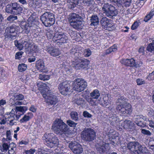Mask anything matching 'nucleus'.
Masks as SVG:
<instances>
[{
	"instance_id": "nucleus-28",
	"label": "nucleus",
	"mask_w": 154,
	"mask_h": 154,
	"mask_svg": "<svg viewBox=\"0 0 154 154\" xmlns=\"http://www.w3.org/2000/svg\"><path fill=\"white\" fill-rule=\"evenodd\" d=\"M100 95L99 91L97 89L94 90L90 94L91 97L95 99H98L100 96Z\"/></svg>"
},
{
	"instance_id": "nucleus-57",
	"label": "nucleus",
	"mask_w": 154,
	"mask_h": 154,
	"mask_svg": "<svg viewBox=\"0 0 154 154\" xmlns=\"http://www.w3.org/2000/svg\"><path fill=\"white\" fill-rule=\"evenodd\" d=\"M104 98L103 99V102L101 104L103 106H106L108 104L109 102L107 100H105Z\"/></svg>"
},
{
	"instance_id": "nucleus-49",
	"label": "nucleus",
	"mask_w": 154,
	"mask_h": 154,
	"mask_svg": "<svg viewBox=\"0 0 154 154\" xmlns=\"http://www.w3.org/2000/svg\"><path fill=\"white\" fill-rule=\"evenodd\" d=\"M136 82L137 85H141L146 83V82L144 80L142 79H138L136 80Z\"/></svg>"
},
{
	"instance_id": "nucleus-64",
	"label": "nucleus",
	"mask_w": 154,
	"mask_h": 154,
	"mask_svg": "<svg viewBox=\"0 0 154 154\" xmlns=\"http://www.w3.org/2000/svg\"><path fill=\"white\" fill-rule=\"evenodd\" d=\"M144 51V48L143 47H141L139 49V52L140 53L143 54Z\"/></svg>"
},
{
	"instance_id": "nucleus-63",
	"label": "nucleus",
	"mask_w": 154,
	"mask_h": 154,
	"mask_svg": "<svg viewBox=\"0 0 154 154\" xmlns=\"http://www.w3.org/2000/svg\"><path fill=\"white\" fill-rule=\"evenodd\" d=\"M69 33L70 35L72 37H73V36H74V34H75V32L72 30H69Z\"/></svg>"
},
{
	"instance_id": "nucleus-5",
	"label": "nucleus",
	"mask_w": 154,
	"mask_h": 154,
	"mask_svg": "<svg viewBox=\"0 0 154 154\" xmlns=\"http://www.w3.org/2000/svg\"><path fill=\"white\" fill-rule=\"evenodd\" d=\"M42 139L45 144L50 148L57 146L59 144L58 139L52 133H45L42 137Z\"/></svg>"
},
{
	"instance_id": "nucleus-54",
	"label": "nucleus",
	"mask_w": 154,
	"mask_h": 154,
	"mask_svg": "<svg viewBox=\"0 0 154 154\" xmlns=\"http://www.w3.org/2000/svg\"><path fill=\"white\" fill-rule=\"evenodd\" d=\"M83 115L85 117L88 118H91L92 116L87 111H84L83 112Z\"/></svg>"
},
{
	"instance_id": "nucleus-41",
	"label": "nucleus",
	"mask_w": 154,
	"mask_h": 154,
	"mask_svg": "<svg viewBox=\"0 0 154 154\" xmlns=\"http://www.w3.org/2000/svg\"><path fill=\"white\" fill-rule=\"evenodd\" d=\"M39 79L43 81L48 80L49 79L50 77L48 75L45 74H40L39 77Z\"/></svg>"
},
{
	"instance_id": "nucleus-6",
	"label": "nucleus",
	"mask_w": 154,
	"mask_h": 154,
	"mask_svg": "<svg viewBox=\"0 0 154 154\" xmlns=\"http://www.w3.org/2000/svg\"><path fill=\"white\" fill-rule=\"evenodd\" d=\"M102 11L106 16L110 18L116 16L118 11L111 4L106 3H104L102 7Z\"/></svg>"
},
{
	"instance_id": "nucleus-17",
	"label": "nucleus",
	"mask_w": 154,
	"mask_h": 154,
	"mask_svg": "<svg viewBox=\"0 0 154 154\" xmlns=\"http://www.w3.org/2000/svg\"><path fill=\"white\" fill-rule=\"evenodd\" d=\"M97 151L100 153H106L111 151L109 144L105 143L100 145L97 148Z\"/></svg>"
},
{
	"instance_id": "nucleus-25",
	"label": "nucleus",
	"mask_w": 154,
	"mask_h": 154,
	"mask_svg": "<svg viewBox=\"0 0 154 154\" xmlns=\"http://www.w3.org/2000/svg\"><path fill=\"white\" fill-rule=\"evenodd\" d=\"M47 51L51 56L53 57L58 56L60 54V51L58 49L52 47L48 48Z\"/></svg>"
},
{
	"instance_id": "nucleus-45",
	"label": "nucleus",
	"mask_w": 154,
	"mask_h": 154,
	"mask_svg": "<svg viewBox=\"0 0 154 154\" xmlns=\"http://www.w3.org/2000/svg\"><path fill=\"white\" fill-rule=\"evenodd\" d=\"M17 19V16L14 15H11L7 17V20L8 21L12 22Z\"/></svg>"
},
{
	"instance_id": "nucleus-3",
	"label": "nucleus",
	"mask_w": 154,
	"mask_h": 154,
	"mask_svg": "<svg viewBox=\"0 0 154 154\" xmlns=\"http://www.w3.org/2000/svg\"><path fill=\"white\" fill-rule=\"evenodd\" d=\"M52 129L56 134H61L67 131L68 127L62 120L57 119L53 123Z\"/></svg>"
},
{
	"instance_id": "nucleus-44",
	"label": "nucleus",
	"mask_w": 154,
	"mask_h": 154,
	"mask_svg": "<svg viewBox=\"0 0 154 154\" xmlns=\"http://www.w3.org/2000/svg\"><path fill=\"white\" fill-rule=\"evenodd\" d=\"M147 50L150 52L154 51V43H151L149 44L147 48Z\"/></svg>"
},
{
	"instance_id": "nucleus-21",
	"label": "nucleus",
	"mask_w": 154,
	"mask_h": 154,
	"mask_svg": "<svg viewBox=\"0 0 154 154\" xmlns=\"http://www.w3.org/2000/svg\"><path fill=\"white\" fill-rule=\"evenodd\" d=\"M121 63L125 65L126 66L130 67L134 66L135 63L134 60L133 59H122L121 61Z\"/></svg>"
},
{
	"instance_id": "nucleus-50",
	"label": "nucleus",
	"mask_w": 154,
	"mask_h": 154,
	"mask_svg": "<svg viewBox=\"0 0 154 154\" xmlns=\"http://www.w3.org/2000/svg\"><path fill=\"white\" fill-rule=\"evenodd\" d=\"M139 22H135L131 26V29L132 30H134L137 29L139 25Z\"/></svg>"
},
{
	"instance_id": "nucleus-4",
	"label": "nucleus",
	"mask_w": 154,
	"mask_h": 154,
	"mask_svg": "<svg viewBox=\"0 0 154 154\" xmlns=\"http://www.w3.org/2000/svg\"><path fill=\"white\" fill-rule=\"evenodd\" d=\"M82 17L78 14H72L69 18V21L71 26L76 30H79L83 26V21H82Z\"/></svg>"
},
{
	"instance_id": "nucleus-47",
	"label": "nucleus",
	"mask_w": 154,
	"mask_h": 154,
	"mask_svg": "<svg viewBox=\"0 0 154 154\" xmlns=\"http://www.w3.org/2000/svg\"><path fill=\"white\" fill-rule=\"evenodd\" d=\"M66 123L69 126L72 127H75L77 125L76 123L70 120H67Z\"/></svg>"
},
{
	"instance_id": "nucleus-61",
	"label": "nucleus",
	"mask_w": 154,
	"mask_h": 154,
	"mask_svg": "<svg viewBox=\"0 0 154 154\" xmlns=\"http://www.w3.org/2000/svg\"><path fill=\"white\" fill-rule=\"evenodd\" d=\"M22 55V53L21 52H17L15 56V58L16 59H18L20 56Z\"/></svg>"
},
{
	"instance_id": "nucleus-18",
	"label": "nucleus",
	"mask_w": 154,
	"mask_h": 154,
	"mask_svg": "<svg viewBox=\"0 0 154 154\" xmlns=\"http://www.w3.org/2000/svg\"><path fill=\"white\" fill-rule=\"evenodd\" d=\"M56 38V41L59 40L60 43H64L66 42L68 39V37L63 33H60L58 32L54 34V38Z\"/></svg>"
},
{
	"instance_id": "nucleus-23",
	"label": "nucleus",
	"mask_w": 154,
	"mask_h": 154,
	"mask_svg": "<svg viewBox=\"0 0 154 154\" xmlns=\"http://www.w3.org/2000/svg\"><path fill=\"white\" fill-rule=\"evenodd\" d=\"M123 127L125 129L131 130L134 129V124L130 120H126L123 122Z\"/></svg>"
},
{
	"instance_id": "nucleus-16",
	"label": "nucleus",
	"mask_w": 154,
	"mask_h": 154,
	"mask_svg": "<svg viewBox=\"0 0 154 154\" xmlns=\"http://www.w3.org/2000/svg\"><path fill=\"white\" fill-rule=\"evenodd\" d=\"M79 63H77L78 61H73L72 64V67H86L88 66V65L89 63V61L86 59H85L83 60H80Z\"/></svg>"
},
{
	"instance_id": "nucleus-32",
	"label": "nucleus",
	"mask_w": 154,
	"mask_h": 154,
	"mask_svg": "<svg viewBox=\"0 0 154 154\" xmlns=\"http://www.w3.org/2000/svg\"><path fill=\"white\" fill-rule=\"evenodd\" d=\"M93 1V0H81L80 3L84 6L89 7L92 4Z\"/></svg>"
},
{
	"instance_id": "nucleus-35",
	"label": "nucleus",
	"mask_w": 154,
	"mask_h": 154,
	"mask_svg": "<svg viewBox=\"0 0 154 154\" xmlns=\"http://www.w3.org/2000/svg\"><path fill=\"white\" fill-rule=\"evenodd\" d=\"M12 146L10 150H9L8 151L9 154H15L16 151V147L15 144L13 143H12L10 144Z\"/></svg>"
},
{
	"instance_id": "nucleus-37",
	"label": "nucleus",
	"mask_w": 154,
	"mask_h": 154,
	"mask_svg": "<svg viewBox=\"0 0 154 154\" xmlns=\"http://www.w3.org/2000/svg\"><path fill=\"white\" fill-rule=\"evenodd\" d=\"M31 119L30 116L27 115H25L20 120V123L26 122Z\"/></svg>"
},
{
	"instance_id": "nucleus-14",
	"label": "nucleus",
	"mask_w": 154,
	"mask_h": 154,
	"mask_svg": "<svg viewBox=\"0 0 154 154\" xmlns=\"http://www.w3.org/2000/svg\"><path fill=\"white\" fill-rule=\"evenodd\" d=\"M32 17H30L28 19V21L29 22V20H30V19L32 18ZM32 22H23L21 25V28L23 29L24 33L26 34H28L30 32V29H32L34 27L32 25H30L31 23Z\"/></svg>"
},
{
	"instance_id": "nucleus-1",
	"label": "nucleus",
	"mask_w": 154,
	"mask_h": 154,
	"mask_svg": "<svg viewBox=\"0 0 154 154\" xmlns=\"http://www.w3.org/2000/svg\"><path fill=\"white\" fill-rule=\"evenodd\" d=\"M42 86V89L41 91V94L43 97L47 100V103L48 105H55L57 102V99L56 97L52 94L51 91L50 87L51 85L49 84L48 85L46 84H43L40 85Z\"/></svg>"
},
{
	"instance_id": "nucleus-8",
	"label": "nucleus",
	"mask_w": 154,
	"mask_h": 154,
	"mask_svg": "<svg viewBox=\"0 0 154 154\" xmlns=\"http://www.w3.org/2000/svg\"><path fill=\"white\" fill-rule=\"evenodd\" d=\"M40 19L43 24L46 26H50L55 22L54 15L50 12H46L40 17Z\"/></svg>"
},
{
	"instance_id": "nucleus-10",
	"label": "nucleus",
	"mask_w": 154,
	"mask_h": 154,
	"mask_svg": "<svg viewBox=\"0 0 154 154\" xmlns=\"http://www.w3.org/2000/svg\"><path fill=\"white\" fill-rule=\"evenodd\" d=\"M73 82V89L78 92L83 91L87 86L86 81L82 79H76Z\"/></svg>"
},
{
	"instance_id": "nucleus-36",
	"label": "nucleus",
	"mask_w": 154,
	"mask_h": 154,
	"mask_svg": "<svg viewBox=\"0 0 154 154\" xmlns=\"http://www.w3.org/2000/svg\"><path fill=\"white\" fill-rule=\"evenodd\" d=\"M16 109L18 111L24 113L27 110L28 108L26 106H19L16 107Z\"/></svg>"
},
{
	"instance_id": "nucleus-43",
	"label": "nucleus",
	"mask_w": 154,
	"mask_h": 154,
	"mask_svg": "<svg viewBox=\"0 0 154 154\" xmlns=\"http://www.w3.org/2000/svg\"><path fill=\"white\" fill-rule=\"evenodd\" d=\"M94 99V98H93L91 97L88 99L87 100L88 101L91 105H96L97 103L96 102L97 100H95Z\"/></svg>"
},
{
	"instance_id": "nucleus-48",
	"label": "nucleus",
	"mask_w": 154,
	"mask_h": 154,
	"mask_svg": "<svg viewBox=\"0 0 154 154\" xmlns=\"http://www.w3.org/2000/svg\"><path fill=\"white\" fill-rule=\"evenodd\" d=\"M54 33L52 31H50L49 32H48L47 33V37L49 39H51V38H53V39L54 40H56V38H54Z\"/></svg>"
},
{
	"instance_id": "nucleus-58",
	"label": "nucleus",
	"mask_w": 154,
	"mask_h": 154,
	"mask_svg": "<svg viewBox=\"0 0 154 154\" xmlns=\"http://www.w3.org/2000/svg\"><path fill=\"white\" fill-rule=\"evenodd\" d=\"M142 62L141 61H140L137 62V64L135 63L134 66H135V67H140L142 66Z\"/></svg>"
},
{
	"instance_id": "nucleus-59",
	"label": "nucleus",
	"mask_w": 154,
	"mask_h": 154,
	"mask_svg": "<svg viewBox=\"0 0 154 154\" xmlns=\"http://www.w3.org/2000/svg\"><path fill=\"white\" fill-rule=\"evenodd\" d=\"M7 139L9 140H10L11 139V132L10 131H7L6 132Z\"/></svg>"
},
{
	"instance_id": "nucleus-27",
	"label": "nucleus",
	"mask_w": 154,
	"mask_h": 154,
	"mask_svg": "<svg viewBox=\"0 0 154 154\" xmlns=\"http://www.w3.org/2000/svg\"><path fill=\"white\" fill-rule=\"evenodd\" d=\"M116 103H119L117 105L125 106L126 104H129L127 103L126 98L122 97H120L116 101Z\"/></svg>"
},
{
	"instance_id": "nucleus-24",
	"label": "nucleus",
	"mask_w": 154,
	"mask_h": 154,
	"mask_svg": "<svg viewBox=\"0 0 154 154\" xmlns=\"http://www.w3.org/2000/svg\"><path fill=\"white\" fill-rule=\"evenodd\" d=\"M12 6L14 12V14H18L21 13L23 11V8L20 6L17 3H12Z\"/></svg>"
},
{
	"instance_id": "nucleus-55",
	"label": "nucleus",
	"mask_w": 154,
	"mask_h": 154,
	"mask_svg": "<svg viewBox=\"0 0 154 154\" xmlns=\"http://www.w3.org/2000/svg\"><path fill=\"white\" fill-rule=\"evenodd\" d=\"M148 114L151 116L154 115V111L151 108H148L147 109Z\"/></svg>"
},
{
	"instance_id": "nucleus-19",
	"label": "nucleus",
	"mask_w": 154,
	"mask_h": 154,
	"mask_svg": "<svg viewBox=\"0 0 154 154\" xmlns=\"http://www.w3.org/2000/svg\"><path fill=\"white\" fill-rule=\"evenodd\" d=\"M112 21L110 19H108L106 17H103L100 20V23L103 27L104 28L111 27L112 25L111 23Z\"/></svg>"
},
{
	"instance_id": "nucleus-26",
	"label": "nucleus",
	"mask_w": 154,
	"mask_h": 154,
	"mask_svg": "<svg viewBox=\"0 0 154 154\" xmlns=\"http://www.w3.org/2000/svg\"><path fill=\"white\" fill-rule=\"evenodd\" d=\"M90 20L91 22L90 25L91 26H97L99 24V19L98 16L94 14L90 17Z\"/></svg>"
},
{
	"instance_id": "nucleus-34",
	"label": "nucleus",
	"mask_w": 154,
	"mask_h": 154,
	"mask_svg": "<svg viewBox=\"0 0 154 154\" xmlns=\"http://www.w3.org/2000/svg\"><path fill=\"white\" fill-rule=\"evenodd\" d=\"M9 147V144L7 143H3L2 146H0V149L3 152H6Z\"/></svg>"
},
{
	"instance_id": "nucleus-20",
	"label": "nucleus",
	"mask_w": 154,
	"mask_h": 154,
	"mask_svg": "<svg viewBox=\"0 0 154 154\" xmlns=\"http://www.w3.org/2000/svg\"><path fill=\"white\" fill-rule=\"evenodd\" d=\"M23 44L30 52H36L38 50V47L34 44L31 45L26 42H25Z\"/></svg>"
},
{
	"instance_id": "nucleus-53",
	"label": "nucleus",
	"mask_w": 154,
	"mask_h": 154,
	"mask_svg": "<svg viewBox=\"0 0 154 154\" xmlns=\"http://www.w3.org/2000/svg\"><path fill=\"white\" fill-rule=\"evenodd\" d=\"M77 3V0H71V1L69 3L70 4L72 5L71 8L75 7Z\"/></svg>"
},
{
	"instance_id": "nucleus-9",
	"label": "nucleus",
	"mask_w": 154,
	"mask_h": 154,
	"mask_svg": "<svg viewBox=\"0 0 154 154\" xmlns=\"http://www.w3.org/2000/svg\"><path fill=\"white\" fill-rule=\"evenodd\" d=\"M19 27L13 25L6 28L4 33L5 38L14 39L17 36V29Z\"/></svg>"
},
{
	"instance_id": "nucleus-38",
	"label": "nucleus",
	"mask_w": 154,
	"mask_h": 154,
	"mask_svg": "<svg viewBox=\"0 0 154 154\" xmlns=\"http://www.w3.org/2000/svg\"><path fill=\"white\" fill-rule=\"evenodd\" d=\"M70 116L71 118L75 121H77L78 119V116L77 113L75 112H71Z\"/></svg>"
},
{
	"instance_id": "nucleus-39",
	"label": "nucleus",
	"mask_w": 154,
	"mask_h": 154,
	"mask_svg": "<svg viewBox=\"0 0 154 154\" xmlns=\"http://www.w3.org/2000/svg\"><path fill=\"white\" fill-rule=\"evenodd\" d=\"M83 53L85 57H88L91 55V51L88 48L86 49L83 51Z\"/></svg>"
},
{
	"instance_id": "nucleus-29",
	"label": "nucleus",
	"mask_w": 154,
	"mask_h": 154,
	"mask_svg": "<svg viewBox=\"0 0 154 154\" xmlns=\"http://www.w3.org/2000/svg\"><path fill=\"white\" fill-rule=\"evenodd\" d=\"M73 100L78 105H82L85 104V100L80 97H78L75 99H73Z\"/></svg>"
},
{
	"instance_id": "nucleus-12",
	"label": "nucleus",
	"mask_w": 154,
	"mask_h": 154,
	"mask_svg": "<svg viewBox=\"0 0 154 154\" xmlns=\"http://www.w3.org/2000/svg\"><path fill=\"white\" fill-rule=\"evenodd\" d=\"M69 147L75 154H81L83 151L82 146L75 141L70 142L69 143Z\"/></svg>"
},
{
	"instance_id": "nucleus-33",
	"label": "nucleus",
	"mask_w": 154,
	"mask_h": 154,
	"mask_svg": "<svg viewBox=\"0 0 154 154\" xmlns=\"http://www.w3.org/2000/svg\"><path fill=\"white\" fill-rule=\"evenodd\" d=\"M117 46L114 45L106 50V54H109L111 53L112 52H114L116 51H117Z\"/></svg>"
},
{
	"instance_id": "nucleus-7",
	"label": "nucleus",
	"mask_w": 154,
	"mask_h": 154,
	"mask_svg": "<svg viewBox=\"0 0 154 154\" xmlns=\"http://www.w3.org/2000/svg\"><path fill=\"white\" fill-rule=\"evenodd\" d=\"M96 137L94 130L91 128H85L81 133L82 139L86 142L91 141Z\"/></svg>"
},
{
	"instance_id": "nucleus-11",
	"label": "nucleus",
	"mask_w": 154,
	"mask_h": 154,
	"mask_svg": "<svg viewBox=\"0 0 154 154\" xmlns=\"http://www.w3.org/2000/svg\"><path fill=\"white\" fill-rule=\"evenodd\" d=\"M116 109L119 111L121 115L127 116L130 115L132 111L131 106L130 104H128L125 106L117 105Z\"/></svg>"
},
{
	"instance_id": "nucleus-2",
	"label": "nucleus",
	"mask_w": 154,
	"mask_h": 154,
	"mask_svg": "<svg viewBox=\"0 0 154 154\" xmlns=\"http://www.w3.org/2000/svg\"><path fill=\"white\" fill-rule=\"evenodd\" d=\"M127 148L131 151L136 152L138 154H151L146 147L137 142H131L127 145Z\"/></svg>"
},
{
	"instance_id": "nucleus-51",
	"label": "nucleus",
	"mask_w": 154,
	"mask_h": 154,
	"mask_svg": "<svg viewBox=\"0 0 154 154\" xmlns=\"http://www.w3.org/2000/svg\"><path fill=\"white\" fill-rule=\"evenodd\" d=\"M141 133L144 135L149 136L151 135V133L149 131L145 129H141Z\"/></svg>"
},
{
	"instance_id": "nucleus-31",
	"label": "nucleus",
	"mask_w": 154,
	"mask_h": 154,
	"mask_svg": "<svg viewBox=\"0 0 154 154\" xmlns=\"http://www.w3.org/2000/svg\"><path fill=\"white\" fill-rule=\"evenodd\" d=\"M154 15V8L152 9L149 14L146 16L144 18V20L146 22H148L149 20L151 19Z\"/></svg>"
},
{
	"instance_id": "nucleus-22",
	"label": "nucleus",
	"mask_w": 154,
	"mask_h": 154,
	"mask_svg": "<svg viewBox=\"0 0 154 154\" xmlns=\"http://www.w3.org/2000/svg\"><path fill=\"white\" fill-rule=\"evenodd\" d=\"M142 117V116H137L135 119V122L138 126L143 128L146 125V123L144 122V120Z\"/></svg>"
},
{
	"instance_id": "nucleus-56",
	"label": "nucleus",
	"mask_w": 154,
	"mask_h": 154,
	"mask_svg": "<svg viewBox=\"0 0 154 154\" xmlns=\"http://www.w3.org/2000/svg\"><path fill=\"white\" fill-rule=\"evenodd\" d=\"M131 2V0H126L124 3V5L126 7H129Z\"/></svg>"
},
{
	"instance_id": "nucleus-13",
	"label": "nucleus",
	"mask_w": 154,
	"mask_h": 154,
	"mask_svg": "<svg viewBox=\"0 0 154 154\" xmlns=\"http://www.w3.org/2000/svg\"><path fill=\"white\" fill-rule=\"evenodd\" d=\"M58 89L62 94L66 95L70 91V86L68 82L65 81L59 84Z\"/></svg>"
},
{
	"instance_id": "nucleus-46",
	"label": "nucleus",
	"mask_w": 154,
	"mask_h": 154,
	"mask_svg": "<svg viewBox=\"0 0 154 154\" xmlns=\"http://www.w3.org/2000/svg\"><path fill=\"white\" fill-rule=\"evenodd\" d=\"M36 66L37 67H44V63L43 61L38 60L36 61Z\"/></svg>"
},
{
	"instance_id": "nucleus-60",
	"label": "nucleus",
	"mask_w": 154,
	"mask_h": 154,
	"mask_svg": "<svg viewBox=\"0 0 154 154\" xmlns=\"http://www.w3.org/2000/svg\"><path fill=\"white\" fill-rule=\"evenodd\" d=\"M35 151V149H31L27 151L26 153V154H33Z\"/></svg>"
},
{
	"instance_id": "nucleus-52",
	"label": "nucleus",
	"mask_w": 154,
	"mask_h": 154,
	"mask_svg": "<svg viewBox=\"0 0 154 154\" xmlns=\"http://www.w3.org/2000/svg\"><path fill=\"white\" fill-rule=\"evenodd\" d=\"M28 143L29 142L28 141L25 140H22L19 142V144L20 146L22 147L23 145H27Z\"/></svg>"
},
{
	"instance_id": "nucleus-40",
	"label": "nucleus",
	"mask_w": 154,
	"mask_h": 154,
	"mask_svg": "<svg viewBox=\"0 0 154 154\" xmlns=\"http://www.w3.org/2000/svg\"><path fill=\"white\" fill-rule=\"evenodd\" d=\"M14 99L15 100H22L24 98L23 95L22 94H15L14 96Z\"/></svg>"
},
{
	"instance_id": "nucleus-15",
	"label": "nucleus",
	"mask_w": 154,
	"mask_h": 154,
	"mask_svg": "<svg viewBox=\"0 0 154 154\" xmlns=\"http://www.w3.org/2000/svg\"><path fill=\"white\" fill-rule=\"evenodd\" d=\"M15 116L14 111L13 109L9 114L5 115V119L6 120L9 121V124L10 125H13L16 123L15 121Z\"/></svg>"
},
{
	"instance_id": "nucleus-42",
	"label": "nucleus",
	"mask_w": 154,
	"mask_h": 154,
	"mask_svg": "<svg viewBox=\"0 0 154 154\" xmlns=\"http://www.w3.org/2000/svg\"><path fill=\"white\" fill-rule=\"evenodd\" d=\"M14 43L15 46L18 49H19V50H21L22 49L23 47V45H24L23 44H22L20 43L17 40L15 41Z\"/></svg>"
},
{
	"instance_id": "nucleus-30",
	"label": "nucleus",
	"mask_w": 154,
	"mask_h": 154,
	"mask_svg": "<svg viewBox=\"0 0 154 154\" xmlns=\"http://www.w3.org/2000/svg\"><path fill=\"white\" fill-rule=\"evenodd\" d=\"M12 6V3L6 5L5 9L6 12L8 14H14V12Z\"/></svg>"
},
{
	"instance_id": "nucleus-62",
	"label": "nucleus",
	"mask_w": 154,
	"mask_h": 154,
	"mask_svg": "<svg viewBox=\"0 0 154 154\" xmlns=\"http://www.w3.org/2000/svg\"><path fill=\"white\" fill-rule=\"evenodd\" d=\"M29 110L33 112H35L36 111V108L33 106H31L29 108Z\"/></svg>"
}]
</instances>
